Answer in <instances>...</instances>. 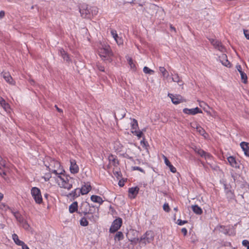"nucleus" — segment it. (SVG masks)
Returning a JSON list of instances; mask_svg holds the SVG:
<instances>
[{"mask_svg":"<svg viewBox=\"0 0 249 249\" xmlns=\"http://www.w3.org/2000/svg\"><path fill=\"white\" fill-rule=\"evenodd\" d=\"M46 166L50 172L56 175V179L60 187L70 190L73 185H75V181H77V179L66 176L63 174L61 170L59 172H58L57 169L60 167V164L58 161L51 160L50 164Z\"/></svg>","mask_w":249,"mask_h":249,"instance_id":"f257e3e1","label":"nucleus"},{"mask_svg":"<svg viewBox=\"0 0 249 249\" xmlns=\"http://www.w3.org/2000/svg\"><path fill=\"white\" fill-rule=\"evenodd\" d=\"M138 233L137 231L134 230H130L127 233V237L129 240L132 242L135 243L140 242L142 244H146L147 243H150L153 240L154 238V233L152 231H147L145 234H144L139 239L138 238H131L130 237L131 234H135Z\"/></svg>","mask_w":249,"mask_h":249,"instance_id":"f03ea898","label":"nucleus"},{"mask_svg":"<svg viewBox=\"0 0 249 249\" xmlns=\"http://www.w3.org/2000/svg\"><path fill=\"white\" fill-rule=\"evenodd\" d=\"M98 53L103 59L109 61H111L110 57L112 55V53L109 45L105 43H101L99 47Z\"/></svg>","mask_w":249,"mask_h":249,"instance_id":"7ed1b4c3","label":"nucleus"},{"mask_svg":"<svg viewBox=\"0 0 249 249\" xmlns=\"http://www.w3.org/2000/svg\"><path fill=\"white\" fill-rule=\"evenodd\" d=\"M31 194L36 202L41 204L42 202V198L40 190L37 187H33L31 189Z\"/></svg>","mask_w":249,"mask_h":249,"instance_id":"20e7f679","label":"nucleus"},{"mask_svg":"<svg viewBox=\"0 0 249 249\" xmlns=\"http://www.w3.org/2000/svg\"><path fill=\"white\" fill-rule=\"evenodd\" d=\"M122 224V219L121 218H118L113 222L110 228L109 231L111 233L117 231L120 228Z\"/></svg>","mask_w":249,"mask_h":249,"instance_id":"39448f33","label":"nucleus"},{"mask_svg":"<svg viewBox=\"0 0 249 249\" xmlns=\"http://www.w3.org/2000/svg\"><path fill=\"white\" fill-rule=\"evenodd\" d=\"M80 12L82 17L84 18H90L89 7L86 4H83L80 8Z\"/></svg>","mask_w":249,"mask_h":249,"instance_id":"423d86ee","label":"nucleus"},{"mask_svg":"<svg viewBox=\"0 0 249 249\" xmlns=\"http://www.w3.org/2000/svg\"><path fill=\"white\" fill-rule=\"evenodd\" d=\"M90 206L87 202H83L79 209L78 213L85 215L89 213Z\"/></svg>","mask_w":249,"mask_h":249,"instance_id":"0eeeda50","label":"nucleus"},{"mask_svg":"<svg viewBox=\"0 0 249 249\" xmlns=\"http://www.w3.org/2000/svg\"><path fill=\"white\" fill-rule=\"evenodd\" d=\"M210 41L215 49L221 52H224L225 51L226 49L225 47L219 41L214 39H211Z\"/></svg>","mask_w":249,"mask_h":249,"instance_id":"6e6552de","label":"nucleus"},{"mask_svg":"<svg viewBox=\"0 0 249 249\" xmlns=\"http://www.w3.org/2000/svg\"><path fill=\"white\" fill-rule=\"evenodd\" d=\"M70 171L71 173L75 174L79 172V167L78 165L76 164V162L74 160H70Z\"/></svg>","mask_w":249,"mask_h":249,"instance_id":"1a4fd4ad","label":"nucleus"},{"mask_svg":"<svg viewBox=\"0 0 249 249\" xmlns=\"http://www.w3.org/2000/svg\"><path fill=\"white\" fill-rule=\"evenodd\" d=\"M219 59L223 65L228 68H230L231 67V64L228 61L226 54L224 53L221 54V55L219 56Z\"/></svg>","mask_w":249,"mask_h":249,"instance_id":"9d476101","label":"nucleus"},{"mask_svg":"<svg viewBox=\"0 0 249 249\" xmlns=\"http://www.w3.org/2000/svg\"><path fill=\"white\" fill-rule=\"evenodd\" d=\"M183 112L189 115H195L198 113H202L201 110L197 107L194 108H184L183 110Z\"/></svg>","mask_w":249,"mask_h":249,"instance_id":"9b49d317","label":"nucleus"},{"mask_svg":"<svg viewBox=\"0 0 249 249\" xmlns=\"http://www.w3.org/2000/svg\"><path fill=\"white\" fill-rule=\"evenodd\" d=\"M80 194V190H79L78 188H76L71 192L69 193L68 194H65L64 195L67 196L68 197L74 199L79 196Z\"/></svg>","mask_w":249,"mask_h":249,"instance_id":"f8f14e48","label":"nucleus"},{"mask_svg":"<svg viewBox=\"0 0 249 249\" xmlns=\"http://www.w3.org/2000/svg\"><path fill=\"white\" fill-rule=\"evenodd\" d=\"M139 188L138 187H131L128 190L129 197L130 198H134L138 194Z\"/></svg>","mask_w":249,"mask_h":249,"instance_id":"ddd939ff","label":"nucleus"},{"mask_svg":"<svg viewBox=\"0 0 249 249\" xmlns=\"http://www.w3.org/2000/svg\"><path fill=\"white\" fill-rule=\"evenodd\" d=\"M168 96L170 97L172 103L174 104L177 105L183 101L182 97L180 96H175L172 94L169 93Z\"/></svg>","mask_w":249,"mask_h":249,"instance_id":"4468645a","label":"nucleus"},{"mask_svg":"<svg viewBox=\"0 0 249 249\" xmlns=\"http://www.w3.org/2000/svg\"><path fill=\"white\" fill-rule=\"evenodd\" d=\"M3 78L5 80L11 85H15V82L14 81L12 77L8 72H2L1 73Z\"/></svg>","mask_w":249,"mask_h":249,"instance_id":"2eb2a0df","label":"nucleus"},{"mask_svg":"<svg viewBox=\"0 0 249 249\" xmlns=\"http://www.w3.org/2000/svg\"><path fill=\"white\" fill-rule=\"evenodd\" d=\"M91 187L89 183H85L82 188L80 189L82 195L87 194L91 190Z\"/></svg>","mask_w":249,"mask_h":249,"instance_id":"dca6fc26","label":"nucleus"},{"mask_svg":"<svg viewBox=\"0 0 249 249\" xmlns=\"http://www.w3.org/2000/svg\"><path fill=\"white\" fill-rule=\"evenodd\" d=\"M163 158L164 159L165 164L169 167L170 171L173 173H176L177 171L176 168L171 164L167 157L163 155Z\"/></svg>","mask_w":249,"mask_h":249,"instance_id":"f3484780","label":"nucleus"},{"mask_svg":"<svg viewBox=\"0 0 249 249\" xmlns=\"http://www.w3.org/2000/svg\"><path fill=\"white\" fill-rule=\"evenodd\" d=\"M0 105L5 111H9L10 109L9 104L6 103L5 100L1 96H0Z\"/></svg>","mask_w":249,"mask_h":249,"instance_id":"a211bd4d","label":"nucleus"},{"mask_svg":"<svg viewBox=\"0 0 249 249\" xmlns=\"http://www.w3.org/2000/svg\"><path fill=\"white\" fill-rule=\"evenodd\" d=\"M240 146L246 156H249V143L246 142H242Z\"/></svg>","mask_w":249,"mask_h":249,"instance_id":"6ab92c4d","label":"nucleus"},{"mask_svg":"<svg viewBox=\"0 0 249 249\" xmlns=\"http://www.w3.org/2000/svg\"><path fill=\"white\" fill-rule=\"evenodd\" d=\"M228 162L233 167L237 168L239 167L238 163L237 162L234 157L230 156L227 159Z\"/></svg>","mask_w":249,"mask_h":249,"instance_id":"aec40b11","label":"nucleus"},{"mask_svg":"<svg viewBox=\"0 0 249 249\" xmlns=\"http://www.w3.org/2000/svg\"><path fill=\"white\" fill-rule=\"evenodd\" d=\"M59 53L65 61L67 62L71 61L69 54L63 49H60Z\"/></svg>","mask_w":249,"mask_h":249,"instance_id":"412c9836","label":"nucleus"},{"mask_svg":"<svg viewBox=\"0 0 249 249\" xmlns=\"http://www.w3.org/2000/svg\"><path fill=\"white\" fill-rule=\"evenodd\" d=\"M108 160L109 163L113 165L114 166H117L119 164L118 160L115 158L112 155H110L108 157Z\"/></svg>","mask_w":249,"mask_h":249,"instance_id":"4be33fe9","label":"nucleus"},{"mask_svg":"<svg viewBox=\"0 0 249 249\" xmlns=\"http://www.w3.org/2000/svg\"><path fill=\"white\" fill-rule=\"evenodd\" d=\"M90 199L92 201L99 203L100 204H101L103 202V200L102 198L96 195H92L90 197Z\"/></svg>","mask_w":249,"mask_h":249,"instance_id":"5701e85b","label":"nucleus"},{"mask_svg":"<svg viewBox=\"0 0 249 249\" xmlns=\"http://www.w3.org/2000/svg\"><path fill=\"white\" fill-rule=\"evenodd\" d=\"M13 215H14L15 218L20 223L21 222H23L24 218L22 216V215L19 213L18 212H13L11 210H10Z\"/></svg>","mask_w":249,"mask_h":249,"instance_id":"b1692460","label":"nucleus"},{"mask_svg":"<svg viewBox=\"0 0 249 249\" xmlns=\"http://www.w3.org/2000/svg\"><path fill=\"white\" fill-rule=\"evenodd\" d=\"M131 132L134 133V132H136V130L138 127V124L137 121L135 119H133L132 120V122L131 123Z\"/></svg>","mask_w":249,"mask_h":249,"instance_id":"393cba45","label":"nucleus"},{"mask_svg":"<svg viewBox=\"0 0 249 249\" xmlns=\"http://www.w3.org/2000/svg\"><path fill=\"white\" fill-rule=\"evenodd\" d=\"M78 210V204L76 201L73 202L69 206V211L71 213H73Z\"/></svg>","mask_w":249,"mask_h":249,"instance_id":"a878e982","label":"nucleus"},{"mask_svg":"<svg viewBox=\"0 0 249 249\" xmlns=\"http://www.w3.org/2000/svg\"><path fill=\"white\" fill-rule=\"evenodd\" d=\"M193 211L197 214H201L202 213V209L197 205L192 206Z\"/></svg>","mask_w":249,"mask_h":249,"instance_id":"bb28decb","label":"nucleus"},{"mask_svg":"<svg viewBox=\"0 0 249 249\" xmlns=\"http://www.w3.org/2000/svg\"><path fill=\"white\" fill-rule=\"evenodd\" d=\"M12 238L13 240L14 241L15 243L18 246H21L22 245H23L24 242L18 239V236L17 234L14 233L12 235Z\"/></svg>","mask_w":249,"mask_h":249,"instance_id":"cd10ccee","label":"nucleus"},{"mask_svg":"<svg viewBox=\"0 0 249 249\" xmlns=\"http://www.w3.org/2000/svg\"><path fill=\"white\" fill-rule=\"evenodd\" d=\"M159 71L162 73V76L164 78L167 79L169 77V73L167 70L163 67H160Z\"/></svg>","mask_w":249,"mask_h":249,"instance_id":"c85d7f7f","label":"nucleus"},{"mask_svg":"<svg viewBox=\"0 0 249 249\" xmlns=\"http://www.w3.org/2000/svg\"><path fill=\"white\" fill-rule=\"evenodd\" d=\"M196 131L199 133V134L203 136L204 138H206L207 136L208 135L205 130L200 126L197 128Z\"/></svg>","mask_w":249,"mask_h":249,"instance_id":"c756f323","label":"nucleus"},{"mask_svg":"<svg viewBox=\"0 0 249 249\" xmlns=\"http://www.w3.org/2000/svg\"><path fill=\"white\" fill-rule=\"evenodd\" d=\"M226 191V194L227 196V197L228 199H233L234 197V194L230 190H227L226 187H225Z\"/></svg>","mask_w":249,"mask_h":249,"instance_id":"7c9ffc66","label":"nucleus"},{"mask_svg":"<svg viewBox=\"0 0 249 249\" xmlns=\"http://www.w3.org/2000/svg\"><path fill=\"white\" fill-rule=\"evenodd\" d=\"M172 80L175 82L178 83L179 86H182L183 84L182 80L180 79L178 74H176L175 77L172 78Z\"/></svg>","mask_w":249,"mask_h":249,"instance_id":"2f4dec72","label":"nucleus"},{"mask_svg":"<svg viewBox=\"0 0 249 249\" xmlns=\"http://www.w3.org/2000/svg\"><path fill=\"white\" fill-rule=\"evenodd\" d=\"M194 150L196 153L197 154H198L199 156H200L202 157H203L205 153H206V152H205L202 149H201L199 148H197V147H195V148L194 149Z\"/></svg>","mask_w":249,"mask_h":249,"instance_id":"473e14b6","label":"nucleus"},{"mask_svg":"<svg viewBox=\"0 0 249 249\" xmlns=\"http://www.w3.org/2000/svg\"><path fill=\"white\" fill-rule=\"evenodd\" d=\"M240 74L241 75V78L242 82L244 84H247L248 82V77L247 74L244 71Z\"/></svg>","mask_w":249,"mask_h":249,"instance_id":"72a5a7b5","label":"nucleus"},{"mask_svg":"<svg viewBox=\"0 0 249 249\" xmlns=\"http://www.w3.org/2000/svg\"><path fill=\"white\" fill-rule=\"evenodd\" d=\"M123 146L119 142H116L114 143V149L116 151L120 152L121 151V149L122 148Z\"/></svg>","mask_w":249,"mask_h":249,"instance_id":"f704fd0d","label":"nucleus"},{"mask_svg":"<svg viewBox=\"0 0 249 249\" xmlns=\"http://www.w3.org/2000/svg\"><path fill=\"white\" fill-rule=\"evenodd\" d=\"M124 238V235L121 231H118L116 234L114 239L115 240L117 239L118 241L122 240Z\"/></svg>","mask_w":249,"mask_h":249,"instance_id":"c9c22d12","label":"nucleus"},{"mask_svg":"<svg viewBox=\"0 0 249 249\" xmlns=\"http://www.w3.org/2000/svg\"><path fill=\"white\" fill-rule=\"evenodd\" d=\"M90 15H96L98 12V8L97 7H89Z\"/></svg>","mask_w":249,"mask_h":249,"instance_id":"e433bc0d","label":"nucleus"},{"mask_svg":"<svg viewBox=\"0 0 249 249\" xmlns=\"http://www.w3.org/2000/svg\"><path fill=\"white\" fill-rule=\"evenodd\" d=\"M143 71L146 74H153L154 73L153 70L150 69L148 67L146 66L143 68Z\"/></svg>","mask_w":249,"mask_h":249,"instance_id":"4c0bfd02","label":"nucleus"},{"mask_svg":"<svg viewBox=\"0 0 249 249\" xmlns=\"http://www.w3.org/2000/svg\"><path fill=\"white\" fill-rule=\"evenodd\" d=\"M80 225L82 226H87L88 225L89 222L86 218H82L80 221Z\"/></svg>","mask_w":249,"mask_h":249,"instance_id":"58836bf2","label":"nucleus"},{"mask_svg":"<svg viewBox=\"0 0 249 249\" xmlns=\"http://www.w3.org/2000/svg\"><path fill=\"white\" fill-rule=\"evenodd\" d=\"M20 223L22 225V226L24 229L26 230H28L29 229L30 226L27 223V222L25 220H24V219L23 220V222H21Z\"/></svg>","mask_w":249,"mask_h":249,"instance_id":"ea45409f","label":"nucleus"},{"mask_svg":"<svg viewBox=\"0 0 249 249\" xmlns=\"http://www.w3.org/2000/svg\"><path fill=\"white\" fill-rule=\"evenodd\" d=\"M0 164L5 168H8V166L6 164V161L3 160L1 157H0Z\"/></svg>","mask_w":249,"mask_h":249,"instance_id":"a19ab883","label":"nucleus"},{"mask_svg":"<svg viewBox=\"0 0 249 249\" xmlns=\"http://www.w3.org/2000/svg\"><path fill=\"white\" fill-rule=\"evenodd\" d=\"M88 218L89 219L92 220L94 222H95L98 219V216L96 214L94 215H91V216H88Z\"/></svg>","mask_w":249,"mask_h":249,"instance_id":"79ce46f5","label":"nucleus"},{"mask_svg":"<svg viewBox=\"0 0 249 249\" xmlns=\"http://www.w3.org/2000/svg\"><path fill=\"white\" fill-rule=\"evenodd\" d=\"M111 34L112 37L114 38L115 40H116L117 38H118V36L117 34V32L115 30H112L111 31Z\"/></svg>","mask_w":249,"mask_h":249,"instance_id":"37998d69","label":"nucleus"},{"mask_svg":"<svg viewBox=\"0 0 249 249\" xmlns=\"http://www.w3.org/2000/svg\"><path fill=\"white\" fill-rule=\"evenodd\" d=\"M163 209L166 212H169L170 211V209L168 203L164 204L163 206Z\"/></svg>","mask_w":249,"mask_h":249,"instance_id":"c03bdc74","label":"nucleus"},{"mask_svg":"<svg viewBox=\"0 0 249 249\" xmlns=\"http://www.w3.org/2000/svg\"><path fill=\"white\" fill-rule=\"evenodd\" d=\"M190 125L192 128L196 129V130L197 129V127L200 126V125L198 124H197L196 122L191 123L190 124Z\"/></svg>","mask_w":249,"mask_h":249,"instance_id":"a18cd8bd","label":"nucleus"},{"mask_svg":"<svg viewBox=\"0 0 249 249\" xmlns=\"http://www.w3.org/2000/svg\"><path fill=\"white\" fill-rule=\"evenodd\" d=\"M127 60L128 61V63L129 65L130 66L131 68H134L135 67V65L133 63V60L131 58H128L127 59Z\"/></svg>","mask_w":249,"mask_h":249,"instance_id":"49530a36","label":"nucleus"},{"mask_svg":"<svg viewBox=\"0 0 249 249\" xmlns=\"http://www.w3.org/2000/svg\"><path fill=\"white\" fill-rule=\"evenodd\" d=\"M242 244L245 247H247V249H249V242L247 240H244L242 241Z\"/></svg>","mask_w":249,"mask_h":249,"instance_id":"de8ad7c7","label":"nucleus"},{"mask_svg":"<svg viewBox=\"0 0 249 249\" xmlns=\"http://www.w3.org/2000/svg\"><path fill=\"white\" fill-rule=\"evenodd\" d=\"M203 157L205 159V160H210L212 158V156L210 153L206 152Z\"/></svg>","mask_w":249,"mask_h":249,"instance_id":"09e8293b","label":"nucleus"},{"mask_svg":"<svg viewBox=\"0 0 249 249\" xmlns=\"http://www.w3.org/2000/svg\"><path fill=\"white\" fill-rule=\"evenodd\" d=\"M187 223V221L181 220V219L178 220V224L179 225H182Z\"/></svg>","mask_w":249,"mask_h":249,"instance_id":"8fccbe9b","label":"nucleus"},{"mask_svg":"<svg viewBox=\"0 0 249 249\" xmlns=\"http://www.w3.org/2000/svg\"><path fill=\"white\" fill-rule=\"evenodd\" d=\"M7 208H9L8 206L5 205L4 203L0 202V209L1 210H6Z\"/></svg>","mask_w":249,"mask_h":249,"instance_id":"3c124183","label":"nucleus"},{"mask_svg":"<svg viewBox=\"0 0 249 249\" xmlns=\"http://www.w3.org/2000/svg\"><path fill=\"white\" fill-rule=\"evenodd\" d=\"M133 170H138V171H140V172L143 173H145V172L141 168H140V167H138V166H134L133 167Z\"/></svg>","mask_w":249,"mask_h":249,"instance_id":"603ef678","label":"nucleus"},{"mask_svg":"<svg viewBox=\"0 0 249 249\" xmlns=\"http://www.w3.org/2000/svg\"><path fill=\"white\" fill-rule=\"evenodd\" d=\"M244 34L246 38L249 40V31L247 30H244Z\"/></svg>","mask_w":249,"mask_h":249,"instance_id":"864d4df0","label":"nucleus"},{"mask_svg":"<svg viewBox=\"0 0 249 249\" xmlns=\"http://www.w3.org/2000/svg\"><path fill=\"white\" fill-rule=\"evenodd\" d=\"M51 176L50 175V174H46L43 177L45 181H48L49 179L51 178Z\"/></svg>","mask_w":249,"mask_h":249,"instance_id":"5fc2aeb1","label":"nucleus"},{"mask_svg":"<svg viewBox=\"0 0 249 249\" xmlns=\"http://www.w3.org/2000/svg\"><path fill=\"white\" fill-rule=\"evenodd\" d=\"M0 175L2 177L6 175V171L2 170L1 167H0Z\"/></svg>","mask_w":249,"mask_h":249,"instance_id":"6e6d98bb","label":"nucleus"},{"mask_svg":"<svg viewBox=\"0 0 249 249\" xmlns=\"http://www.w3.org/2000/svg\"><path fill=\"white\" fill-rule=\"evenodd\" d=\"M236 69L240 73L243 72V71H242V68H241V65H237L236 66Z\"/></svg>","mask_w":249,"mask_h":249,"instance_id":"4d7b16f0","label":"nucleus"},{"mask_svg":"<svg viewBox=\"0 0 249 249\" xmlns=\"http://www.w3.org/2000/svg\"><path fill=\"white\" fill-rule=\"evenodd\" d=\"M135 133L136 134V135H137V136L139 138H141V137L142 136V134H143V133H142V131L137 132V131H136V132H135Z\"/></svg>","mask_w":249,"mask_h":249,"instance_id":"13d9d810","label":"nucleus"},{"mask_svg":"<svg viewBox=\"0 0 249 249\" xmlns=\"http://www.w3.org/2000/svg\"><path fill=\"white\" fill-rule=\"evenodd\" d=\"M181 232L183 233L184 235H186L187 233V230L186 228H183L181 229Z\"/></svg>","mask_w":249,"mask_h":249,"instance_id":"bf43d9fd","label":"nucleus"},{"mask_svg":"<svg viewBox=\"0 0 249 249\" xmlns=\"http://www.w3.org/2000/svg\"><path fill=\"white\" fill-rule=\"evenodd\" d=\"M98 68L99 70H100V71H105V68L103 66H98Z\"/></svg>","mask_w":249,"mask_h":249,"instance_id":"052dcab7","label":"nucleus"},{"mask_svg":"<svg viewBox=\"0 0 249 249\" xmlns=\"http://www.w3.org/2000/svg\"><path fill=\"white\" fill-rule=\"evenodd\" d=\"M21 246L22 249H29V247L24 243Z\"/></svg>","mask_w":249,"mask_h":249,"instance_id":"680f3d73","label":"nucleus"},{"mask_svg":"<svg viewBox=\"0 0 249 249\" xmlns=\"http://www.w3.org/2000/svg\"><path fill=\"white\" fill-rule=\"evenodd\" d=\"M4 15H5V12L3 11H1L0 12V17L1 18H2L3 17H4Z\"/></svg>","mask_w":249,"mask_h":249,"instance_id":"e2e57ef3","label":"nucleus"},{"mask_svg":"<svg viewBox=\"0 0 249 249\" xmlns=\"http://www.w3.org/2000/svg\"><path fill=\"white\" fill-rule=\"evenodd\" d=\"M55 107L57 109V110L59 112H62V110L57 107L56 105L55 106Z\"/></svg>","mask_w":249,"mask_h":249,"instance_id":"0e129e2a","label":"nucleus"},{"mask_svg":"<svg viewBox=\"0 0 249 249\" xmlns=\"http://www.w3.org/2000/svg\"><path fill=\"white\" fill-rule=\"evenodd\" d=\"M115 40L118 44L120 45L122 44V41H121V39H118V38H117L116 40Z\"/></svg>","mask_w":249,"mask_h":249,"instance_id":"69168bd1","label":"nucleus"},{"mask_svg":"<svg viewBox=\"0 0 249 249\" xmlns=\"http://www.w3.org/2000/svg\"><path fill=\"white\" fill-rule=\"evenodd\" d=\"M204 105H206V104H205L204 102H200V104H199V106H200L201 107H203V106H204Z\"/></svg>","mask_w":249,"mask_h":249,"instance_id":"338daca9","label":"nucleus"},{"mask_svg":"<svg viewBox=\"0 0 249 249\" xmlns=\"http://www.w3.org/2000/svg\"><path fill=\"white\" fill-rule=\"evenodd\" d=\"M170 28L171 30L174 31L175 32H176V29L174 27H173L172 25H170Z\"/></svg>","mask_w":249,"mask_h":249,"instance_id":"774afa93","label":"nucleus"}]
</instances>
